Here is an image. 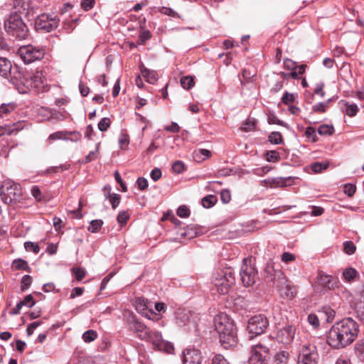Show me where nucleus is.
Instances as JSON below:
<instances>
[{
    "label": "nucleus",
    "instance_id": "f257e3e1",
    "mask_svg": "<svg viewBox=\"0 0 364 364\" xmlns=\"http://www.w3.org/2000/svg\"><path fill=\"white\" fill-rule=\"evenodd\" d=\"M358 326L351 318H346L336 323L328 331L327 343L334 348H341L350 344L357 337Z\"/></svg>",
    "mask_w": 364,
    "mask_h": 364
},
{
    "label": "nucleus",
    "instance_id": "f03ea898",
    "mask_svg": "<svg viewBox=\"0 0 364 364\" xmlns=\"http://www.w3.org/2000/svg\"><path fill=\"white\" fill-rule=\"evenodd\" d=\"M214 325L219 335L220 342L225 348L235 346L237 342V329L232 319L225 314L214 317Z\"/></svg>",
    "mask_w": 364,
    "mask_h": 364
},
{
    "label": "nucleus",
    "instance_id": "7ed1b4c3",
    "mask_svg": "<svg viewBox=\"0 0 364 364\" xmlns=\"http://www.w3.org/2000/svg\"><path fill=\"white\" fill-rule=\"evenodd\" d=\"M6 33L17 40H24L28 35V28L18 14H11L4 22Z\"/></svg>",
    "mask_w": 364,
    "mask_h": 364
},
{
    "label": "nucleus",
    "instance_id": "20e7f679",
    "mask_svg": "<svg viewBox=\"0 0 364 364\" xmlns=\"http://www.w3.org/2000/svg\"><path fill=\"white\" fill-rule=\"evenodd\" d=\"M23 88H18L20 93L33 92L35 93L43 92L47 90V83L41 71H36L29 77H23L22 80Z\"/></svg>",
    "mask_w": 364,
    "mask_h": 364
},
{
    "label": "nucleus",
    "instance_id": "39448f33",
    "mask_svg": "<svg viewBox=\"0 0 364 364\" xmlns=\"http://www.w3.org/2000/svg\"><path fill=\"white\" fill-rule=\"evenodd\" d=\"M235 281L231 269H221L214 273L213 284L220 294H228Z\"/></svg>",
    "mask_w": 364,
    "mask_h": 364
},
{
    "label": "nucleus",
    "instance_id": "423d86ee",
    "mask_svg": "<svg viewBox=\"0 0 364 364\" xmlns=\"http://www.w3.org/2000/svg\"><path fill=\"white\" fill-rule=\"evenodd\" d=\"M0 196L6 204H11L16 202L21 196L20 186L11 180H6L0 187Z\"/></svg>",
    "mask_w": 364,
    "mask_h": 364
},
{
    "label": "nucleus",
    "instance_id": "0eeeda50",
    "mask_svg": "<svg viewBox=\"0 0 364 364\" xmlns=\"http://www.w3.org/2000/svg\"><path fill=\"white\" fill-rule=\"evenodd\" d=\"M17 54L25 64H30L41 60L44 57L45 50L40 47L27 45L21 46Z\"/></svg>",
    "mask_w": 364,
    "mask_h": 364
},
{
    "label": "nucleus",
    "instance_id": "6e6552de",
    "mask_svg": "<svg viewBox=\"0 0 364 364\" xmlns=\"http://www.w3.org/2000/svg\"><path fill=\"white\" fill-rule=\"evenodd\" d=\"M269 326V321L264 315L259 314L251 317L247 323V331L253 338L262 334Z\"/></svg>",
    "mask_w": 364,
    "mask_h": 364
},
{
    "label": "nucleus",
    "instance_id": "1a4fd4ad",
    "mask_svg": "<svg viewBox=\"0 0 364 364\" xmlns=\"http://www.w3.org/2000/svg\"><path fill=\"white\" fill-rule=\"evenodd\" d=\"M240 276L245 287H250L254 284L257 279V271L255 267L249 262L247 259H243V262L240 271Z\"/></svg>",
    "mask_w": 364,
    "mask_h": 364
},
{
    "label": "nucleus",
    "instance_id": "9d476101",
    "mask_svg": "<svg viewBox=\"0 0 364 364\" xmlns=\"http://www.w3.org/2000/svg\"><path fill=\"white\" fill-rule=\"evenodd\" d=\"M318 353L316 346L308 343L302 346L298 355L297 364H317Z\"/></svg>",
    "mask_w": 364,
    "mask_h": 364
},
{
    "label": "nucleus",
    "instance_id": "9b49d317",
    "mask_svg": "<svg viewBox=\"0 0 364 364\" xmlns=\"http://www.w3.org/2000/svg\"><path fill=\"white\" fill-rule=\"evenodd\" d=\"M145 340L151 343L154 348L159 350L171 353L174 350L173 345L164 340L161 333L159 331L150 330L149 337L146 338Z\"/></svg>",
    "mask_w": 364,
    "mask_h": 364
},
{
    "label": "nucleus",
    "instance_id": "f8f14e48",
    "mask_svg": "<svg viewBox=\"0 0 364 364\" xmlns=\"http://www.w3.org/2000/svg\"><path fill=\"white\" fill-rule=\"evenodd\" d=\"M58 26V19L56 16L47 14L39 15L35 21V28L37 31L50 32Z\"/></svg>",
    "mask_w": 364,
    "mask_h": 364
},
{
    "label": "nucleus",
    "instance_id": "ddd939ff",
    "mask_svg": "<svg viewBox=\"0 0 364 364\" xmlns=\"http://www.w3.org/2000/svg\"><path fill=\"white\" fill-rule=\"evenodd\" d=\"M269 350L267 347L258 344L252 348V355L249 358V364H268Z\"/></svg>",
    "mask_w": 364,
    "mask_h": 364
},
{
    "label": "nucleus",
    "instance_id": "4468645a",
    "mask_svg": "<svg viewBox=\"0 0 364 364\" xmlns=\"http://www.w3.org/2000/svg\"><path fill=\"white\" fill-rule=\"evenodd\" d=\"M176 321L178 326L195 328L196 322L193 314L187 309H178L176 312Z\"/></svg>",
    "mask_w": 364,
    "mask_h": 364
},
{
    "label": "nucleus",
    "instance_id": "2eb2a0df",
    "mask_svg": "<svg viewBox=\"0 0 364 364\" xmlns=\"http://www.w3.org/2000/svg\"><path fill=\"white\" fill-rule=\"evenodd\" d=\"M277 288L280 295L288 299H293L296 294V287L285 278H282L277 282Z\"/></svg>",
    "mask_w": 364,
    "mask_h": 364
},
{
    "label": "nucleus",
    "instance_id": "dca6fc26",
    "mask_svg": "<svg viewBox=\"0 0 364 364\" xmlns=\"http://www.w3.org/2000/svg\"><path fill=\"white\" fill-rule=\"evenodd\" d=\"M296 327L292 325H287L280 328L277 333V339L284 344H290L295 336Z\"/></svg>",
    "mask_w": 364,
    "mask_h": 364
},
{
    "label": "nucleus",
    "instance_id": "f3484780",
    "mask_svg": "<svg viewBox=\"0 0 364 364\" xmlns=\"http://www.w3.org/2000/svg\"><path fill=\"white\" fill-rule=\"evenodd\" d=\"M317 284L321 287V291L328 290L337 286V280L330 275L320 272L317 277Z\"/></svg>",
    "mask_w": 364,
    "mask_h": 364
},
{
    "label": "nucleus",
    "instance_id": "a211bd4d",
    "mask_svg": "<svg viewBox=\"0 0 364 364\" xmlns=\"http://www.w3.org/2000/svg\"><path fill=\"white\" fill-rule=\"evenodd\" d=\"M201 353L197 349H187L183 353V364H200Z\"/></svg>",
    "mask_w": 364,
    "mask_h": 364
},
{
    "label": "nucleus",
    "instance_id": "6ab92c4d",
    "mask_svg": "<svg viewBox=\"0 0 364 364\" xmlns=\"http://www.w3.org/2000/svg\"><path fill=\"white\" fill-rule=\"evenodd\" d=\"M130 328L137 334V336L142 340L149 337V329L145 324L138 321L130 323Z\"/></svg>",
    "mask_w": 364,
    "mask_h": 364
},
{
    "label": "nucleus",
    "instance_id": "aec40b11",
    "mask_svg": "<svg viewBox=\"0 0 364 364\" xmlns=\"http://www.w3.org/2000/svg\"><path fill=\"white\" fill-rule=\"evenodd\" d=\"M14 11L11 14H23L29 16L32 13L31 9V1H14Z\"/></svg>",
    "mask_w": 364,
    "mask_h": 364
},
{
    "label": "nucleus",
    "instance_id": "412c9836",
    "mask_svg": "<svg viewBox=\"0 0 364 364\" xmlns=\"http://www.w3.org/2000/svg\"><path fill=\"white\" fill-rule=\"evenodd\" d=\"M355 311L358 319L360 321H364V287H363V290L360 291L359 297L355 303Z\"/></svg>",
    "mask_w": 364,
    "mask_h": 364
},
{
    "label": "nucleus",
    "instance_id": "4be33fe9",
    "mask_svg": "<svg viewBox=\"0 0 364 364\" xmlns=\"http://www.w3.org/2000/svg\"><path fill=\"white\" fill-rule=\"evenodd\" d=\"M318 314L321 320L330 323L333 321L336 312L330 306H324L318 311Z\"/></svg>",
    "mask_w": 364,
    "mask_h": 364
},
{
    "label": "nucleus",
    "instance_id": "5701e85b",
    "mask_svg": "<svg viewBox=\"0 0 364 364\" xmlns=\"http://www.w3.org/2000/svg\"><path fill=\"white\" fill-rule=\"evenodd\" d=\"M12 68L11 63L7 58H0V75L8 77Z\"/></svg>",
    "mask_w": 364,
    "mask_h": 364
},
{
    "label": "nucleus",
    "instance_id": "b1692460",
    "mask_svg": "<svg viewBox=\"0 0 364 364\" xmlns=\"http://www.w3.org/2000/svg\"><path fill=\"white\" fill-rule=\"evenodd\" d=\"M142 76L150 84H154L158 80V74L155 70H151L146 68H141Z\"/></svg>",
    "mask_w": 364,
    "mask_h": 364
},
{
    "label": "nucleus",
    "instance_id": "393cba45",
    "mask_svg": "<svg viewBox=\"0 0 364 364\" xmlns=\"http://www.w3.org/2000/svg\"><path fill=\"white\" fill-rule=\"evenodd\" d=\"M211 155L210 151L207 149H200L196 150L193 153V159L197 162H201L205 159L210 157Z\"/></svg>",
    "mask_w": 364,
    "mask_h": 364
},
{
    "label": "nucleus",
    "instance_id": "a878e982",
    "mask_svg": "<svg viewBox=\"0 0 364 364\" xmlns=\"http://www.w3.org/2000/svg\"><path fill=\"white\" fill-rule=\"evenodd\" d=\"M358 275L357 270L353 267L346 268L343 272L344 279L348 282H351Z\"/></svg>",
    "mask_w": 364,
    "mask_h": 364
},
{
    "label": "nucleus",
    "instance_id": "bb28decb",
    "mask_svg": "<svg viewBox=\"0 0 364 364\" xmlns=\"http://www.w3.org/2000/svg\"><path fill=\"white\" fill-rule=\"evenodd\" d=\"M217 201L216 197L213 195H208L203 198L201 200L202 205L205 208H209L213 206Z\"/></svg>",
    "mask_w": 364,
    "mask_h": 364
},
{
    "label": "nucleus",
    "instance_id": "cd10ccee",
    "mask_svg": "<svg viewBox=\"0 0 364 364\" xmlns=\"http://www.w3.org/2000/svg\"><path fill=\"white\" fill-rule=\"evenodd\" d=\"M15 108L14 103L2 104L0 105V117H3L8 113L12 112Z\"/></svg>",
    "mask_w": 364,
    "mask_h": 364
},
{
    "label": "nucleus",
    "instance_id": "c85d7f7f",
    "mask_svg": "<svg viewBox=\"0 0 364 364\" xmlns=\"http://www.w3.org/2000/svg\"><path fill=\"white\" fill-rule=\"evenodd\" d=\"M181 85L183 88L189 90L194 85V80L191 76H184L181 79Z\"/></svg>",
    "mask_w": 364,
    "mask_h": 364
},
{
    "label": "nucleus",
    "instance_id": "c756f323",
    "mask_svg": "<svg viewBox=\"0 0 364 364\" xmlns=\"http://www.w3.org/2000/svg\"><path fill=\"white\" fill-rule=\"evenodd\" d=\"M334 128L331 125L322 124L318 128V133L320 135H331L333 133Z\"/></svg>",
    "mask_w": 364,
    "mask_h": 364
},
{
    "label": "nucleus",
    "instance_id": "7c9ffc66",
    "mask_svg": "<svg viewBox=\"0 0 364 364\" xmlns=\"http://www.w3.org/2000/svg\"><path fill=\"white\" fill-rule=\"evenodd\" d=\"M288 353L281 351L277 353L274 356V360L277 364H286L288 361Z\"/></svg>",
    "mask_w": 364,
    "mask_h": 364
},
{
    "label": "nucleus",
    "instance_id": "2f4dec72",
    "mask_svg": "<svg viewBox=\"0 0 364 364\" xmlns=\"http://www.w3.org/2000/svg\"><path fill=\"white\" fill-rule=\"evenodd\" d=\"M68 132L62 131V132H56L51 134L49 136V139L50 140H57V139H64L68 141L69 137L68 136Z\"/></svg>",
    "mask_w": 364,
    "mask_h": 364
},
{
    "label": "nucleus",
    "instance_id": "473e14b6",
    "mask_svg": "<svg viewBox=\"0 0 364 364\" xmlns=\"http://www.w3.org/2000/svg\"><path fill=\"white\" fill-rule=\"evenodd\" d=\"M328 166V164L326 162H315L311 164V169L314 173H321L326 170Z\"/></svg>",
    "mask_w": 364,
    "mask_h": 364
},
{
    "label": "nucleus",
    "instance_id": "72a5a7b5",
    "mask_svg": "<svg viewBox=\"0 0 364 364\" xmlns=\"http://www.w3.org/2000/svg\"><path fill=\"white\" fill-rule=\"evenodd\" d=\"M12 267L16 270L29 269L28 263L21 259H15L12 263Z\"/></svg>",
    "mask_w": 364,
    "mask_h": 364
},
{
    "label": "nucleus",
    "instance_id": "f704fd0d",
    "mask_svg": "<svg viewBox=\"0 0 364 364\" xmlns=\"http://www.w3.org/2000/svg\"><path fill=\"white\" fill-rule=\"evenodd\" d=\"M97 337L96 331L93 330H88L82 334V339L86 343H90L95 340Z\"/></svg>",
    "mask_w": 364,
    "mask_h": 364
},
{
    "label": "nucleus",
    "instance_id": "c9c22d12",
    "mask_svg": "<svg viewBox=\"0 0 364 364\" xmlns=\"http://www.w3.org/2000/svg\"><path fill=\"white\" fill-rule=\"evenodd\" d=\"M320 319L321 318L319 316V314L316 315L315 314H310L307 317V321L314 328H317L319 326Z\"/></svg>",
    "mask_w": 364,
    "mask_h": 364
},
{
    "label": "nucleus",
    "instance_id": "e433bc0d",
    "mask_svg": "<svg viewBox=\"0 0 364 364\" xmlns=\"http://www.w3.org/2000/svg\"><path fill=\"white\" fill-rule=\"evenodd\" d=\"M269 141L274 144L282 143V136L278 132H272L269 136Z\"/></svg>",
    "mask_w": 364,
    "mask_h": 364
},
{
    "label": "nucleus",
    "instance_id": "4c0bfd02",
    "mask_svg": "<svg viewBox=\"0 0 364 364\" xmlns=\"http://www.w3.org/2000/svg\"><path fill=\"white\" fill-rule=\"evenodd\" d=\"M108 196L109 197L112 208L115 209L120 203V196L117 193L111 194L110 191H109L106 197L107 198Z\"/></svg>",
    "mask_w": 364,
    "mask_h": 364
},
{
    "label": "nucleus",
    "instance_id": "58836bf2",
    "mask_svg": "<svg viewBox=\"0 0 364 364\" xmlns=\"http://www.w3.org/2000/svg\"><path fill=\"white\" fill-rule=\"evenodd\" d=\"M103 224L101 220H93L91 221L87 230L91 232H96L102 227Z\"/></svg>",
    "mask_w": 364,
    "mask_h": 364
},
{
    "label": "nucleus",
    "instance_id": "ea45409f",
    "mask_svg": "<svg viewBox=\"0 0 364 364\" xmlns=\"http://www.w3.org/2000/svg\"><path fill=\"white\" fill-rule=\"evenodd\" d=\"M266 159L269 162H277L280 159V156L277 151H269L266 154Z\"/></svg>",
    "mask_w": 364,
    "mask_h": 364
},
{
    "label": "nucleus",
    "instance_id": "a19ab883",
    "mask_svg": "<svg viewBox=\"0 0 364 364\" xmlns=\"http://www.w3.org/2000/svg\"><path fill=\"white\" fill-rule=\"evenodd\" d=\"M343 249L346 254L351 255L355 252L356 247L352 241H346L343 243Z\"/></svg>",
    "mask_w": 364,
    "mask_h": 364
},
{
    "label": "nucleus",
    "instance_id": "79ce46f5",
    "mask_svg": "<svg viewBox=\"0 0 364 364\" xmlns=\"http://www.w3.org/2000/svg\"><path fill=\"white\" fill-rule=\"evenodd\" d=\"M110 127V119L108 117L102 118L97 124L98 129L101 132H105Z\"/></svg>",
    "mask_w": 364,
    "mask_h": 364
},
{
    "label": "nucleus",
    "instance_id": "37998d69",
    "mask_svg": "<svg viewBox=\"0 0 364 364\" xmlns=\"http://www.w3.org/2000/svg\"><path fill=\"white\" fill-rule=\"evenodd\" d=\"M24 247L26 251L33 252L36 254H38L40 251V247L38 244L32 242H26L24 243Z\"/></svg>",
    "mask_w": 364,
    "mask_h": 364
},
{
    "label": "nucleus",
    "instance_id": "c03bdc74",
    "mask_svg": "<svg viewBox=\"0 0 364 364\" xmlns=\"http://www.w3.org/2000/svg\"><path fill=\"white\" fill-rule=\"evenodd\" d=\"M356 191V187L352 183H346L343 186V193L349 197H352Z\"/></svg>",
    "mask_w": 364,
    "mask_h": 364
},
{
    "label": "nucleus",
    "instance_id": "a18cd8bd",
    "mask_svg": "<svg viewBox=\"0 0 364 364\" xmlns=\"http://www.w3.org/2000/svg\"><path fill=\"white\" fill-rule=\"evenodd\" d=\"M172 169L176 173H181L185 170V164L181 161H176L172 165Z\"/></svg>",
    "mask_w": 364,
    "mask_h": 364
},
{
    "label": "nucleus",
    "instance_id": "49530a36",
    "mask_svg": "<svg viewBox=\"0 0 364 364\" xmlns=\"http://www.w3.org/2000/svg\"><path fill=\"white\" fill-rule=\"evenodd\" d=\"M73 274L77 281H81L85 277V270L80 267H75L73 269Z\"/></svg>",
    "mask_w": 364,
    "mask_h": 364
},
{
    "label": "nucleus",
    "instance_id": "de8ad7c7",
    "mask_svg": "<svg viewBox=\"0 0 364 364\" xmlns=\"http://www.w3.org/2000/svg\"><path fill=\"white\" fill-rule=\"evenodd\" d=\"M331 100L326 101V102H318L317 104H315L313 107H312V109L314 112H324L326 111V108L328 104V102L330 101Z\"/></svg>",
    "mask_w": 364,
    "mask_h": 364
},
{
    "label": "nucleus",
    "instance_id": "09e8293b",
    "mask_svg": "<svg viewBox=\"0 0 364 364\" xmlns=\"http://www.w3.org/2000/svg\"><path fill=\"white\" fill-rule=\"evenodd\" d=\"M129 218V215L127 211L122 210L120 211L117 217V220L119 223L121 225H124L127 223V220Z\"/></svg>",
    "mask_w": 364,
    "mask_h": 364
},
{
    "label": "nucleus",
    "instance_id": "8fccbe9b",
    "mask_svg": "<svg viewBox=\"0 0 364 364\" xmlns=\"http://www.w3.org/2000/svg\"><path fill=\"white\" fill-rule=\"evenodd\" d=\"M255 122L253 119H247L245 122L242 124V129L245 132H250L255 129Z\"/></svg>",
    "mask_w": 364,
    "mask_h": 364
},
{
    "label": "nucleus",
    "instance_id": "3c124183",
    "mask_svg": "<svg viewBox=\"0 0 364 364\" xmlns=\"http://www.w3.org/2000/svg\"><path fill=\"white\" fill-rule=\"evenodd\" d=\"M358 110H359V109H358L357 105L351 104V105H348L346 110V114L347 115H348L349 117H354L356 115Z\"/></svg>",
    "mask_w": 364,
    "mask_h": 364
},
{
    "label": "nucleus",
    "instance_id": "603ef678",
    "mask_svg": "<svg viewBox=\"0 0 364 364\" xmlns=\"http://www.w3.org/2000/svg\"><path fill=\"white\" fill-rule=\"evenodd\" d=\"M220 199L223 203H228L231 200L230 191L228 189H223L220 191Z\"/></svg>",
    "mask_w": 364,
    "mask_h": 364
},
{
    "label": "nucleus",
    "instance_id": "864d4df0",
    "mask_svg": "<svg viewBox=\"0 0 364 364\" xmlns=\"http://www.w3.org/2000/svg\"><path fill=\"white\" fill-rule=\"evenodd\" d=\"M295 100L294 95L292 93L285 92L282 97V102L285 105H289Z\"/></svg>",
    "mask_w": 364,
    "mask_h": 364
},
{
    "label": "nucleus",
    "instance_id": "5fc2aeb1",
    "mask_svg": "<svg viewBox=\"0 0 364 364\" xmlns=\"http://www.w3.org/2000/svg\"><path fill=\"white\" fill-rule=\"evenodd\" d=\"M32 277L29 275H24L21 279V289L23 291L27 289L31 284Z\"/></svg>",
    "mask_w": 364,
    "mask_h": 364
},
{
    "label": "nucleus",
    "instance_id": "6e6d98bb",
    "mask_svg": "<svg viewBox=\"0 0 364 364\" xmlns=\"http://www.w3.org/2000/svg\"><path fill=\"white\" fill-rule=\"evenodd\" d=\"M212 364H230L225 357L220 354H216L212 359Z\"/></svg>",
    "mask_w": 364,
    "mask_h": 364
},
{
    "label": "nucleus",
    "instance_id": "4d7b16f0",
    "mask_svg": "<svg viewBox=\"0 0 364 364\" xmlns=\"http://www.w3.org/2000/svg\"><path fill=\"white\" fill-rule=\"evenodd\" d=\"M189 214L190 210L186 205H181L177 210V215L181 218H186Z\"/></svg>",
    "mask_w": 364,
    "mask_h": 364
},
{
    "label": "nucleus",
    "instance_id": "13d9d810",
    "mask_svg": "<svg viewBox=\"0 0 364 364\" xmlns=\"http://www.w3.org/2000/svg\"><path fill=\"white\" fill-rule=\"evenodd\" d=\"M114 178L116 180V181L120 185L121 188H122V192H126L127 191V187L126 186V184L124 183V181H122V178L119 174V173L116 171L114 172Z\"/></svg>",
    "mask_w": 364,
    "mask_h": 364
},
{
    "label": "nucleus",
    "instance_id": "bf43d9fd",
    "mask_svg": "<svg viewBox=\"0 0 364 364\" xmlns=\"http://www.w3.org/2000/svg\"><path fill=\"white\" fill-rule=\"evenodd\" d=\"M23 303V306H26L31 308L35 305V301L33 296L31 294L26 295L23 300L21 301Z\"/></svg>",
    "mask_w": 364,
    "mask_h": 364
},
{
    "label": "nucleus",
    "instance_id": "052dcab7",
    "mask_svg": "<svg viewBox=\"0 0 364 364\" xmlns=\"http://www.w3.org/2000/svg\"><path fill=\"white\" fill-rule=\"evenodd\" d=\"M160 11H161V13L166 14L167 16H171V17H179V16L175 11H173L172 9L168 8V7L163 6L160 9Z\"/></svg>",
    "mask_w": 364,
    "mask_h": 364
},
{
    "label": "nucleus",
    "instance_id": "680f3d73",
    "mask_svg": "<svg viewBox=\"0 0 364 364\" xmlns=\"http://www.w3.org/2000/svg\"><path fill=\"white\" fill-rule=\"evenodd\" d=\"M32 196L37 200L40 201L42 200V193L40 188L37 186H34L31 188Z\"/></svg>",
    "mask_w": 364,
    "mask_h": 364
},
{
    "label": "nucleus",
    "instance_id": "e2e57ef3",
    "mask_svg": "<svg viewBox=\"0 0 364 364\" xmlns=\"http://www.w3.org/2000/svg\"><path fill=\"white\" fill-rule=\"evenodd\" d=\"M136 183H137L139 188L141 191L145 190L148 187V185H149L148 181L144 177L138 178V179L136 180Z\"/></svg>",
    "mask_w": 364,
    "mask_h": 364
},
{
    "label": "nucleus",
    "instance_id": "0e129e2a",
    "mask_svg": "<svg viewBox=\"0 0 364 364\" xmlns=\"http://www.w3.org/2000/svg\"><path fill=\"white\" fill-rule=\"evenodd\" d=\"M151 179L154 181H157L161 177V171L159 168H154L150 173Z\"/></svg>",
    "mask_w": 364,
    "mask_h": 364
},
{
    "label": "nucleus",
    "instance_id": "69168bd1",
    "mask_svg": "<svg viewBox=\"0 0 364 364\" xmlns=\"http://www.w3.org/2000/svg\"><path fill=\"white\" fill-rule=\"evenodd\" d=\"M41 323L40 321H35V322L30 323L27 326V328H26V332H27L28 336H30L31 335H32L33 333L34 330L36 328H38L41 325Z\"/></svg>",
    "mask_w": 364,
    "mask_h": 364
},
{
    "label": "nucleus",
    "instance_id": "338daca9",
    "mask_svg": "<svg viewBox=\"0 0 364 364\" xmlns=\"http://www.w3.org/2000/svg\"><path fill=\"white\" fill-rule=\"evenodd\" d=\"M295 259L296 257L289 252H285L282 255V261L285 263L294 261L295 260Z\"/></svg>",
    "mask_w": 364,
    "mask_h": 364
},
{
    "label": "nucleus",
    "instance_id": "774afa93",
    "mask_svg": "<svg viewBox=\"0 0 364 364\" xmlns=\"http://www.w3.org/2000/svg\"><path fill=\"white\" fill-rule=\"evenodd\" d=\"M356 350L360 358L364 361V339L358 345Z\"/></svg>",
    "mask_w": 364,
    "mask_h": 364
}]
</instances>
